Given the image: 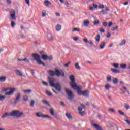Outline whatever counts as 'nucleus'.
Listing matches in <instances>:
<instances>
[{
	"mask_svg": "<svg viewBox=\"0 0 130 130\" xmlns=\"http://www.w3.org/2000/svg\"><path fill=\"white\" fill-rule=\"evenodd\" d=\"M46 94H47L48 96H52V93H51V92H49L47 90L46 91Z\"/></svg>",
	"mask_w": 130,
	"mask_h": 130,
	"instance_id": "nucleus-40",
	"label": "nucleus"
},
{
	"mask_svg": "<svg viewBox=\"0 0 130 130\" xmlns=\"http://www.w3.org/2000/svg\"><path fill=\"white\" fill-rule=\"evenodd\" d=\"M70 79L71 82H70V86H71L72 88L74 90H81L82 89V87H79L77 85L75 81H76V79H75V76L71 75L70 76Z\"/></svg>",
	"mask_w": 130,
	"mask_h": 130,
	"instance_id": "nucleus-2",
	"label": "nucleus"
},
{
	"mask_svg": "<svg viewBox=\"0 0 130 130\" xmlns=\"http://www.w3.org/2000/svg\"><path fill=\"white\" fill-rule=\"evenodd\" d=\"M56 30L57 32H59L61 30V25L60 24H57L56 26Z\"/></svg>",
	"mask_w": 130,
	"mask_h": 130,
	"instance_id": "nucleus-21",
	"label": "nucleus"
},
{
	"mask_svg": "<svg viewBox=\"0 0 130 130\" xmlns=\"http://www.w3.org/2000/svg\"><path fill=\"white\" fill-rule=\"evenodd\" d=\"M54 82H55V79L53 78H49L50 86H51V87H54V88H55L56 90L60 92V91H61V86L60 84L59 83L54 84Z\"/></svg>",
	"mask_w": 130,
	"mask_h": 130,
	"instance_id": "nucleus-1",
	"label": "nucleus"
},
{
	"mask_svg": "<svg viewBox=\"0 0 130 130\" xmlns=\"http://www.w3.org/2000/svg\"><path fill=\"white\" fill-rule=\"evenodd\" d=\"M15 26H16V23L15 22L12 21H11V27L12 28H15Z\"/></svg>",
	"mask_w": 130,
	"mask_h": 130,
	"instance_id": "nucleus-41",
	"label": "nucleus"
},
{
	"mask_svg": "<svg viewBox=\"0 0 130 130\" xmlns=\"http://www.w3.org/2000/svg\"><path fill=\"white\" fill-rule=\"evenodd\" d=\"M53 59V57H52V56H50L48 57V59L49 60H52Z\"/></svg>",
	"mask_w": 130,
	"mask_h": 130,
	"instance_id": "nucleus-53",
	"label": "nucleus"
},
{
	"mask_svg": "<svg viewBox=\"0 0 130 130\" xmlns=\"http://www.w3.org/2000/svg\"><path fill=\"white\" fill-rule=\"evenodd\" d=\"M110 36H111V34H110V33H108V34H107V37L108 38H110Z\"/></svg>",
	"mask_w": 130,
	"mask_h": 130,
	"instance_id": "nucleus-62",
	"label": "nucleus"
},
{
	"mask_svg": "<svg viewBox=\"0 0 130 130\" xmlns=\"http://www.w3.org/2000/svg\"><path fill=\"white\" fill-rule=\"evenodd\" d=\"M125 121L127 123V124L130 125V121L128 120H125Z\"/></svg>",
	"mask_w": 130,
	"mask_h": 130,
	"instance_id": "nucleus-61",
	"label": "nucleus"
},
{
	"mask_svg": "<svg viewBox=\"0 0 130 130\" xmlns=\"http://www.w3.org/2000/svg\"><path fill=\"white\" fill-rule=\"evenodd\" d=\"M56 75L57 77H63L64 76V72L61 70H56Z\"/></svg>",
	"mask_w": 130,
	"mask_h": 130,
	"instance_id": "nucleus-10",
	"label": "nucleus"
},
{
	"mask_svg": "<svg viewBox=\"0 0 130 130\" xmlns=\"http://www.w3.org/2000/svg\"><path fill=\"white\" fill-rule=\"evenodd\" d=\"M16 72V74L17 76H23V73H22V72H21V71L19 70H16L15 71Z\"/></svg>",
	"mask_w": 130,
	"mask_h": 130,
	"instance_id": "nucleus-20",
	"label": "nucleus"
},
{
	"mask_svg": "<svg viewBox=\"0 0 130 130\" xmlns=\"http://www.w3.org/2000/svg\"><path fill=\"white\" fill-rule=\"evenodd\" d=\"M90 123L92 126H93L96 130H101V127L97 124H95V121L92 120L90 121Z\"/></svg>",
	"mask_w": 130,
	"mask_h": 130,
	"instance_id": "nucleus-11",
	"label": "nucleus"
},
{
	"mask_svg": "<svg viewBox=\"0 0 130 130\" xmlns=\"http://www.w3.org/2000/svg\"><path fill=\"white\" fill-rule=\"evenodd\" d=\"M83 41L85 42V43H89V41H88V39L87 38L83 39Z\"/></svg>",
	"mask_w": 130,
	"mask_h": 130,
	"instance_id": "nucleus-54",
	"label": "nucleus"
},
{
	"mask_svg": "<svg viewBox=\"0 0 130 130\" xmlns=\"http://www.w3.org/2000/svg\"><path fill=\"white\" fill-rule=\"evenodd\" d=\"M10 17L11 18V20L13 21H16L17 20L16 18V11L14 9H11L10 10Z\"/></svg>",
	"mask_w": 130,
	"mask_h": 130,
	"instance_id": "nucleus-8",
	"label": "nucleus"
},
{
	"mask_svg": "<svg viewBox=\"0 0 130 130\" xmlns=\"http://www.w3.org/2000/svg\"><path fill=\"white\" fill-rule=\"evenodd\" d=\"M105 88L106 90H109V89L110 88V85L109 84H107L105 85Z\"/></svg>",
	"mask_w": 130,
	"mask_h": 130,
	"instance_id": "nucleus-44",
	"label": "nucleus"
},
{
	"mask_svg": "<svg viewBox=\"0 0 130 130\" xmlns=\"http://www.w3.org/2000/svg\"><path fill=\"white\" fill-rule=\"evenodd\" d=\"M66 116L68 119H72V115L69 113H66Z\"/></svg>",
	"mask_w": 130,
	"mask_h": 130,
	"instance_id": "nucleus-34",
	"label": "nucleus"
},
{
	"mask_svg": "<svg viewBox=\"0 0 130 130\" xmlns=\"http://www.w3.org/2000/svg\"><path fill=\"white\" fill-rule=\"evenodd\" d=\"M42 58L43 60H47L48 59V56L47 55L43 54L42 55Z\"/></svg>",
	"mask_w": 130,
	"mask_h": 130,
	"instance_id": "nucleus-24",
	"label": "nucleus"
},
{
	"mask_svg": "<svg viewBox=\"0 0 130 130\" xmlns=\"http://www.w3.org/2000/svg\"><path fill=\"white\" fill-rule=\"evenodd\" d=\"M111 71H112V72L113 73H114L115 74H119L120 73V71H119V70H117V69H114V68H111Z\"/></svg>",
	"mask_w": 130,
	"mask_h": 130,
	"instance_id": "nucleus-16",
	"label": "nucleus"
},
{
	"mask_svg": "<svg viewBox=\"0 0 130 130\" xmlns=\"http://www.w3.org/2000/svg\"><path fill=\"white\" fill-rule=\"evenodd\" d=\"M42 102L44 104H46L48 106H50V104H49V103L46 100H42Z\"/></svg>",
	"mask_w": 130,
	"mask_h": 130,
	"instance_id": "nucleus-27",
	"label": "nucleus"
},
{
	"mask_svg": "<svg viewBox=\"0 0 130 130\" xmlns=\"http://www.w3.org/2000/svg\"><path fill=\"white\" fill-rule=\"evenodd\" d=\"M46 16V11L45 10H43L42 17H45Z\"/></svg>",
	"mask_w": 130,
	"mask_h": 130,
	"instance_id": "nucleus-42",
	"label": "nucleus"
},
{
	"mask_svg": "<svg viewBox=\"0 0 130 130\" xmlns=\"http://www.w3.org/2000/svg\"><path fill=\"white\" fill-rule=\"evenodd\" d=\"M75 69H77V70L81 69V67H80V66H79V63H75Z\"/></svg>",
	"mask_w": 130,
	"mask_h": 130,
	"instance_id": "nucleus-36",
	"label": "nucleus"
},
{
	"mask_svg": "<svg viewBox=\"0 0 130 130\" xmlns=\"http://www.w3.org/2000/svg\"><path fill=\"white\" fill-rule=\"evenodd\" d=\"M107 82H111V76H108L107 77Z\"/></svg>",
	"mask_w": 130,
	"mask_h": 130,
	"instance_id": "nucleus-46",
	"label": "nucleus"
},
{
	"mask_svg": "<svg viewBox=\"0 0 130 130\" xmlns=\"http://www.w3.org/2000/svg\"><path fill=\"white\" fill-rule=\"evenodd\" d=\"M23 61H25V62H26L27 63H29L30 62V61L27 58L23 59Z\"/></svg>",
	"mask_w": 130,
	"mask_h": 130,
	"instance_id": "nucleus-39",
	"label": "nucleus"
},
{
	"mask_svg": "<svg viewBox=\"0 0 130 130\" xmlns=\"http://www.w3.org/2000/svg\"><path fill=\"white\" fill-rule=\"evenodd\" d=\"M73 40H74V41H78V40H79V38L74 37V38H73Z\"/></svg>",
	"mask_w": 130,
	"mask_h": 130,
	"instance_id": "nucleus-60",
	"label": "nucleus"
},
{
	"mask_svg": "<svg viewBox=\"0 0 130 130\" xmlns=\"http://www.w3.org/2000/svg\"><path fill=\"white\" fill-rule=\"evenodd\" d=\"M77 94L78 95H82V96H84V97H89V94H90V91H89V90H85L84 91L78 90Z\"/></svg>",
	"mask_w": 130,
	"mask_h": 130,
	"instance_id": "nucleus-7",
	"label": "nucleus"
},
{
	"mask_svg": "<svg viewBox=\"0 0 130 130\" xmlns=\"http://www.w3.org/2000/svg\"><path fill=\"white\" fill-rule=\"evenodd\" d=\"M118 29V26H116L115 27H113L111 28L112 31H115Z\"/></svg>",
	"mask_w": 130,
	"mask_h": 130,
	"instance_id": "nucleus-48",
	"label": "nucleus"
},
{
	"mask_svg": "<svg viewBox=\"0 0 130 130\" xmlns=\"http://www.w3.org/2000/svg\"><path fill=\"white\" fill-rule=\"evenodd\" d=\"M99 20H95L94 23V25H97V24H99Z\"/></svg>",
	"mask_w": 130,
	"mask_h": 130,
	"instance_id": "nucleus-59",
	"label": "nucleus"
},
{
	"mask_svg": "<svg viewBox=\"0 0 130 130\" xmlns=\"http://www.w3.org/2000/svg\"><path fill=\"white\" fill-rule=\"evenodd\" d=\"M8 116H11V113H5L2 116V118H7Z\"/></svg>",
	"mask_w": 130,
	"mask_h": 130,
	"instance_id": "nucleus-14",
	"label": "nucleus"
},
{
	"mask_svg": "<svg viewBox=\"0 0 130 130\" xmlns=\"http://www.w3.org/2000/svg\"><path fill=\"white\" fill-rule=\"evenodd\" d=\"M36 115L37 117H42L43 118H51V117L48 116V115H43L41 112L36 113Z\"/></svg>",
	"mask_w": 130,
	"mask_h": 130,
	"instance_id": "nucleus-9",
	"label": "nucleus"
},
{
	"mask_svg": "<svg viewBox=\"0 0 130 130\" xmlns=\"http://www.w3.org/2000/svg\"><path fill=\"white\" fill-rule=\"evenodd\" d=\"M106 44V43L105 42H102L100 44V49H104V47H105Z\"/></svg>",
	"mask_w": 130,
	"mask_h": 130,
	"instance_id": "nucleus-15",
	"label": "nucleus"
},
{
	"mask_svg": "<svg viewBox=\"0 0 130 130\" xmlns=\"http://www.w3.org/2000/svg\"><path fill=\"white\" fill-rule=\"evenodd\" d=\"M71 63H72V62L69 61L67 63L65 64L64 65V67H65V68H68L69 66H70V64H71Z\"/></svg>",
	"mask_w": 130,
	"mask_h": 130,
	"instance_id": "nucleus-43",
	"label": "nucleus"
},
{
	"mask_svg": "<svg viewBox=\"0 0 130 130\" xmlns=\"http://www.w3.org/2000/svg\"><path fill=\"white\" fill-rule=\"evenodd\" d=\"M78 110L79 111V114L81 116H85L86 115V112L85 111H83V108L80 107H78Z\"/></svg>",
	"mask_w": 130,
	"mask_h": 130,
	"instance_id": "nucleus-12",
	"label": "nucleus"
},
{
	"mask_svg": "<svg viewBox=\"0 0 130 130\" xmlns=\"http://www.w3.org/2000/svg\"><path fill=\"white\" fill-rule=\"evenodd\" d=\"M103 26H104V27H107V22H104L103 23Z\"/></svg>",
	"mask_w": 130,
	"mask_h": 130,
	"instance_id": "nucleus-52",
	"label": "nucleus"
},
{
	"mask_svg": "<svg viewBox=\"0 0 130 130\" xmlns=\"http://www.w3.org/2000/svg\"><path fill=\"white\" fill-rule=\"evenodd\" d=\"M109 111H111V112H113L114 113H115V110L113 108H109Z\"/></svg>",
	"mask_w": 130,
	"mask_h": 130,
	"instance_id": "nucleus-47",
	"label": "nucleus"
},
{
	"mask_svg": "<svg viewBox=\"0 0 130 130\" xmlns=\"http://www.w3.org/2000/svg\"><path fill=\"white\" fill-rule=\"evenodd\" d=\"M95 40L97 41V42H99L100 41V36L98 35L96 37H95Z\"/></svg>",
	"mask_w": 130,
	"mask_h": 130,
	"instance_id": "nucleus-38",
	"label": "nucleus"
},
{
	"mask_svg": "<svg viewBox=\"0 0 130 130\" xmlns=\"http://www.w3.org/2000/svg\"><path fill=\"white\" fill-rule=\"evenodd\" d=\"M48 74L50 76H55L56 75V71H53L52 70H49Z\"/></svg>",
	"mask_w": 130,
	"mask_h": 130,
	"instance_id": "nucleus-17",
	"label": "nucleus"
},
{
	"mask_svg": "<svg viewBox=\"0 0 130 130\" xmlns=\"http://www.w3.org/2000/svg\"><path fill=\"white\" fill-rule=\"evenodd\" d=\"M7 80V77L6 76H1L0 77V82L1 83L5 82V81Z\"/></svg>",
	"mask_w": 130,
	"mask_h": 130,
	"instance_id": "nucleus-18",
	"label": "nucleus"
},
{
	"mask_svg": "<svg viewBox=\"0 0 130 130\" xmlns=\"http://www.w3.org/2000/svg\"><path fill=\"white\" fill-rule=\"evenodd\" d=\"M32 56L34 59L36 60V61H37L38 64H41L42 66L45 67V63L43 62L42 61L40 60V58H41V57H40V56H39V55L37 54H32Z\"/></svg>",
	"mask_w": 130,
	"mask_h": 130,
	"instance_id": "nucleus-5",
	"label": "nucleus"
},
{
	"mask_svg": "<svg viewBox=\"0 0 130 130\" xmlns=\"http://www.w3.org/2000/svg\"><path fill=\"white\" fill-rule=\"evenodd\" d=\"M28 6H30V0H25Z\"/></svg>",
	"mask_w": 130,
	"mask_h": 130,
	"instance_id": "nucleus-55",
	"label": "nucleus"
},
{
	"mask_svg": "<svg viewBox=\"0 0 130 130\" xmlns=\"http://www.w3.org/2000/svg\"><path fill=\"white\" fill-rule=\"evenodd\" d=\"M101 13H102L103 15H105L106 14V10H102L101 11Z\"/></svg>",
	"mask_w": 130,
	"mask_h": 130,
	"instance_id": "nucleus-58",
	"label": "nucleus"
},
{
	"mask_svg": "<svg viewBox=\"0 0 130 130\" xmlns=\"http://www.w3.org/2000/svg\"><path fill=\"white\" fill-rule=\"evenodd\" d=\"M125 43H126V40L124 39L121 41V43L119 44V45L120 46H122L124 45L125 44Z\"/></svg>",
	"mask_w": 130,
	"mask_h": 130,
	"instance_id": "nucleus-26",
	"label": "nucleus"
},
{
	"mask_svg": "<svg viewBox=\"0 0 130 130\" xmlns=\"http://www.w3.org/2000/svg\"><path fill=\"white\" fill-rule=\"evenodd\" d=\"M20 99H21V93L19 92L17 93V95L16 96L15 102H18V101H19Z\"/></svg>",
	"mask_w": 130,
	"mask_h": 130,
	"instance_id": "nucleus-19",
	"label": "nucleus"
},
{
	"mask_svg": "<svg viewBox=\"0 0 130 130\" xmlns=\"http://www.w3.org/2000/svg\"><path fill=\"white\" fill-rule=\"evenodd\" d=\"M50 113L53 116H54V110L53 108H50L49 110Z\"/></svg>",
	"mask_w": 130,
	"mask_h": 130,
	"instance_id": "nucleus-28",
	"label": "nucleus"
},
{
	"mask_svg": "<svg viewBox=\"0 0 130 130\" xmlns=\"http://www.w3.org/2000/svg\"><path fill=\"white\" fill-rule=\"evenodd\" d=\"M112 26V22H110L108 24L109 27H111Z\"/></svg>",
	"mask_w": 130,
	"mask_h": 130,
	"instance_id": "nucleus-64",
	"label": "nucleus"
},
{
	"mask_svg": "<svg viewBox=\"0 0 130 130\" xmlns=\"http://www.w3.org/2000/svg\"><path fill=\"white\" fill-rule=\"evenodd\" d=\"M54 39L53 38V35H52V34H48L47 35V40L49 41H52Z\"/></svg>",
	"mask_w": 130,
	"mask_h": 130,
	"instance_id": "nucleus-13",
	"label": "nucleus"
},
{
	"mask_svg": "<svg viewBox=\"0 0 130 130\" xmlns=\"http://www.w3.org/2000/svg\"><path fill=\"white\" fill-rule=\"evenodd\" d=\"M34 104H35V101L31 100L30 104V107H34Z\"/></svg>",
	"mask_w": 130,
	"mask_h": 130,
	"instance_id": "nucleus-32",
	"label": "nucleus"
},
{
	"mask_svg": "<svg viewBox=\"0 0 130 130\" xmlns=\"http://www.w3.org/2000/svg\"><path fill=\"white\" fill-rule=\"evenodd\" d=\"M44 4L46 7H49L51 5V2L49 1L48 0H46L44 1Z\"/></svg>",
	"mask_w": 130,
	"mask_h": 130,
	"instance_id": "nucleus-22",
	"label": "nucleus"
},
{
	"mask_svg": "<svg viewBox=\"0 0 130 130\" xmlns=\"http://www.w3.org/2000/svg\"><path fill=\"white\" fill-rule=\"evenodd\" d=\"M118 112L119 113H120V114H121V115H124V113H123V112H122V111H121V110H118Z\"/></svg>",
	"mask_w": 130,
	"mask_h": 130,
	"instance_id": "nucleus-49",
	"label": "nucleus"
},
{
	"mask_svg": "<svg viewBox=\"0 0 130 130\" xmlns=\"http://www.w3.org/2000/svg\"><path fill=\"white\" fill-rule=\"evenodd\" d=\"M7 3L8 5H11V4H12V1L11 0H7Z\"/></svg>",
	"mask_w": 130,
	"mask_h": 130,
	"instance_id": "nucleus-56",
	"label": "nucleus"
},
{
	"mask_svg": "<svg viewBox=\"0 0 130 130\" xmlns=\"http://www.w3.org/2000/svg\"><path fill=\"white\" fill-rule=\"evenodd\" d=\"M23 92L25 94H30V93H32V90L30 89L24 90H23Z\"/></svg>",
	"mask_w": 130,
	"mask_h": 130,
	"instance_id": "nucleus-29",
	"label": "nucleus"
},
{
	"mask_svg": "<svg viewBox=\"0 0 130 130\" xmlns=\"http://www.w3.org/2000/svg\"><path fill=\"white\" fill-rule=\"evenodd\" d=\"M80 28H74L72 29V32H80Z\"/></svg>",
	"mask_w": 130,
	"mask_h": 130,
	"instance_id": "nucleus-33",
	"label": "nucleus"
},
{
	"mask_svg": "<svg viewBox=\"0 0 130 130\" xmlns=\"http://www.w3.org/2000/svg\"><path fill=\"white\" fill-rule=\"evenodd\" d=\"M125 108L127 110H128V109H129V105L127 104H125Z\"/></svg>",
	"mask_w": 130,
	"mask_h": 130,
	"instance_id": "nucleus-45",
	"label": "nucleus"
},
{
	"mask_svg": "<svg viewBox=\"0 0 130 130\" xmlns=\"http://www.w3.org/2000/svg\"><path fill=\"white\" fill-rule=\"evenodd\" d=\"M60 104L61 106H66V104H64V103H63V102H60Z\"/></svg>",
	"mask_w": 130,
	"mask_h": 130,
	"instance_id": "nucleus-57",
	"label": "nucleus"
},
{
	"mask_svg": "<svg viewBox=\"0 0 130 130\" xmlns=\"http://www.w3.org/2000/svg\"><path fill=\"white\" fill-rule=\"evenodd\" d=\"M93 7H94L95 9H97L98 8V5L97 4H93Z\"/></svg>",
	"mask_w": 130,
	"mask_h": 130,
	"instance_id": "nucleus-63",
	"label": "nucleus"
},
{
	"mask_svg": "<svg viewBox=\"0 0 130 130\" xmlns=\"http://www.w3.org/2000/svg\"><path fill=\"white\" fill-rule=\"evenodd\" d=\"M9 90H10V91L7 92V91H9ZM16 90V88L7 87L6 88H2L1 92H6L5 93L6 96H12V95L15 93Z\"/></svg>",
	"mask_w": 130,
	"mask_h": 130,
	"instance_id": "nucleus-3",
	"label": "nucleus"
},
{
	"mask_svg": "<svg viewBox=\"0 0 130 130\" xmlns=\"http://www.w3.org/2000/svg\"><path fill=\"white\" fill-rule=\"evenodd\" d=\"M84 25L85 27H88L90 25V21L89 20H86L84 22Z\"/></svg>",
	"mask_w": 130,
	"mask_h": 130,
	"instance_id": "nucleus-23",
	"label": "nucleus"
},
{
	"mask_svg": "<svg viewBox=\"0 0 130 130\" xmlns=\"http://www.w3.org/2000/svg\"><path fill=\"white\" fill-rule=\"evenodd\" d=\"M42 84L44 86H48V84L47 82H45V81H42Z\"/></svg>",
	"mask_w": 130,
	"mask_h": 130,
	"instance_id": "nucleus-51",
	"label": "nucleus"
},
{
	"mask_svg": "<svg viewBox=\"0 0 130 130\" xmlns=\"http://www.w3.org/2000/svg\"><path fill=\"white\" fill-rule=\"evenodd\" d=\"M6 99V96L5 95H2L0 94V101L3 102Z\"/></svg>",
	"mask_w": 130,
	"mask_h": 130,
	"instance_id": "nucleus-30",
	"label": "nucleus"
},
{
	"mask_svg": "<svg viewBox=\"0 0 130 130\" xmlns=\"http://www.w3.org/2000/svg\"><path fill=\"white\" fill-rule=\"evenodd\" d=\"M119 80L117 78H114L113 80V84H117V83H118Z\"/></svg>",
	"mask_w": 130,
	"mask_h": 130,
	"instance_id": "nucleus-31",
	"label": "nucleus"
},
{
	"mask_svg": "<svg viewBox=\"0 0 130 130\" xmlns=\"http://www.w3.org/2000/svg\"><path fill=\"white\" fill-rule=\"evenodd\" d=\"M100 31L101 32V33H105V30H104V29L101 28L100 29Z\"/></svg>",
	"mask_w": 130,
	"mask_h": 130,
	"instance_id": "nucleus-50",
	"label": "nucleus"
},
{
	"mask_svg": "<svg viewBox=\"0 0 130 130\" xmlns=\"http://www.w3.org/2000/svg\"><path fill=\"white\" fill-rule=\"evenodd\" d=\"M112 66H113L114 68H116V69H117V68H119V63H114L113 64H112Z\"/></svg>",
	"mask_w": 130,
	"mask_h": 130,
	"instance_id": "nucleus-35",
	"label": "nucleus"
},
{
	"mask_svg": "<svg viewBox=\"0 0 130 130\" xmlns=\"http://www.w3.org/2000/svg\"><path fill=\"white\" fill-rule=\"evenodd\" d=\"M120 67L121 69H123V70H125V69H126L127 65L126 64L122 63L120 64Z\"/></svg>",
	"mask_w": 130,
	"mask_h": 130,
	"instance_id": "nucleus-25",
	"label": "nucleus"
},
{
	"mask_svg": "<svg viewBox=\"0 0 130 130\" xmlns=\"http://www.w3.org/2000/svg\"><path fill=\"white\" fill-rule=\"evenodd\" d=\"M65 92L67 93L68 96V99H69L70 100H72V99H73V98L75 97V95H74V93H73V91L70 90L69 88H65Z\"/></svg>",
	"mask_w": 130,
	"mask_h": 130,
	"instance_id": "nucleus-6",
	"label": "nucleus"
},
{
	"mask_svg": "<svg viewBox=\"0 0 130 130\" xmlns=\"http://www.w3.org/2000/svg\"><path fill=\"white\" fill-rule=\"evenodd\" d=\"M23 100L24 101H28V100H29V98L27 96V95L23 96Z\"/></svg>",
	"mask_w": 130,
	"mask_h": 130,
	"instance_id": "nucleus-37",
	"label": "nucleus"
},
{
	"mask_svg": "<svg viewBox=\"0 0 130 130\" xmlns=\"http://www.w3.org/2000/svg\"><path fill=\"white\" fill-rule=\"evenodd\" d=\"M10 115L12 117H17V118H20L24 115L23 112H20L19 110H14L10 112Z\"/></svg>",
	"mask_w": 130,
	"mask_h": 130,
	"instance_id": "nucleus-4",
	"label": "nucleus"
}]
</instances>
